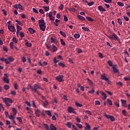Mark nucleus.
Segmentation results:
<instances>
[{
	"label": "nucleus",
	"instance_id": "f257e3e1",
	"mask_svg": "<svg viewBox=\"0 0 130 130\" xmlns=\"http://www.w3.org/2000/svg\"><path fill=\"white\" fill-rule=\"evenodd\" d=\"M3 101L5 103L7 107H10V106H11V104H10V103L12 104L14 102L12 99L8 98H3Z\"/></svg>",
	"mask_w": 130,
	"mask_h": 130
},
{
	"label": "nucleus",
	"instance_id": "f03ea898",
	"mask_svg": "<svg viewBox=\"0 0 130 130\" xmlns=\"http://www.w3.org/2000/svg\"><path fill=\"white\" fill-rule=\"evenodd\" d=\"M29 88L31 89V91L35 92V93H37L38 94V89L40 88V85L37 84H34L33 86L29 85Z\"/></svg>",
	"mask_w": 130,
	"mask_h": 130
},
{
	"label": "nucleus",
	"instance_id": "7ed1b4c3",
	"mask_svg": "<svg viewBox=\"0 0 130 130\" xmlns=\"http://www.w3.org/2000/svg\"><path fill=\"white\" fill-rule=\"evenodd\" d=\"M108 37L109 39H110V40H117L120 44H121V41H120V39H119V38H118L117 36L115 34L113 33L112 36H108Z\"/></svg>",
	"mask_w": 130,
	"mask_h": 130
},
{
	"label": "nucleus",
	"instance_id": "20e7f679",
	"mask_svg": "<svg viewBox=\"0 0 130 130\" xmlns=\"http://www.w3.org/2000/svg\"><path fill=\"white\" fill-rule=\"evenodd\" d=\"M0 60L2 61H5L7 64H9L10 62H12V61H14V59L12 57H8V58H1Z\"/></svg>",
	"mask_w": 130,
	"mask_h": 130
},
{
	"label": "nucleus",
	"instance_id": "39448f33",
	"mask_svg": "<svg viewBox=\"0 0 130 130\" xmlns=\"http://www.w3.org/2000/svg\"><path fill=\"white\" fill-rule=\"evenodd\" d=\"M64 76L63 75H59L55 77L56 81L61 83V82H63L64 80H63Z\"/></svg>",
	"mask_w": 130,
	"mask_h": 130
},
{
	"label": "nucleus",
	"instance_id": "423d86ee",
	"mask_svg": "<svg viewBox=\"0 0 130 130\" xmlns=\"http://www.w3.org/2000/svg\"><path fill=\"white\" fill-rule=\"evenodd\" d=\"M4 82L5 83H7V84H9L10 83V79H9V76H8V74L7 73L4 74V77L3 79Z\"/></svg>",
	"mask_w": 130,
	"mask_h": 130
},
{
	"label": "nucleus",
	"instance_id": "0eeeda50",
	"mask_svg": "<svg viewBox=\"0 0 130 130\" xmlns=\"http://www.w3.org/2000/svg\"><path fill=\"white\" fill-rule=\"evenodd\" d=\"M45 25H46V23L39 24L40 29L42 30V31H45V28H46V26Z\"/></svg>",
	"mask_w": 130,
	"mask_h": 130
},
{
	"label": "nucleus",
	"instance_id": "6e6552de",
	"mask_svg": "<svg viewBox=\"0 0 130 130\" xmlns=\"http://www.w3.org/2000/svg\"><path fill=\"white\" fill-rule=\"evenodd\" d=\"M68 111L69 113H74L76 114V111H75V109L72 107H68Z\"/></svg>",
	"mask_w": 130,
	"mask_h": 130
},
{
	"label": "nucleus",
	"instance_id": "1a4fd4ad",
	"mask_svg": "<svg viewBox=\"0 0 130 130\" xmlns=\"http://www.w3.org/2000/svg\"><path fill=\"white\" fill-rule=\"evenodd\" d=\"M8 29L10 31H11V32H16V28L14 26L9 25Z\"/></svg>",
	"mask_w": 130,
	"mask_h": 130
},
{
	"label": "nucleus",
	"instance_id": "9d476101",
	"mask_svg": "<svg viewBox=\"0 0 130 130\" xmlns=\"http://www.w3.org/2000/svg\"><path fill=\"white\" fill-rule=\"evenodd\" d=\"M101 94L102 96V99H103V100H106V98H107V95H106V94L103 91H101Z\"/></svg>",
	"mask_w": 130,
	"mask_h": 130
},
{
	"label": "nucleus",
	"instance_id": "9b49d317",
	"mask_svg": "<svg viewBox=\"0 0 130 130\" xmlns=\"http://www.w3.org/2000/svg\"><path fill=\"white\" fill-rule=\"evenodd\" d=\"M101 77L102 80H104L105 81H106V82H109V79L105 75H101Z\"/></svg>",
	"mask_w": 130,
	"mask_h": 130
},
{
	"label": "nucleus",
	"instance_id": "f8f14e48",
	"mask_svg": "<svg viewBox=\"0 0 130 130\" xmlns=\"http://www.w3.org/2000/svg\"><path fill=\"white\" fill-rule=\"evenodd\" d=\"M98 9L101 12H106V10L105 9V8H103V7L102 6H99L98 7Z\"/></svg>",
	"mask_w": 130,
	"mask_h": 130
},
{
	"label": "nucleus",
	"instance_id": "ddd939ff",
	"mask_svg": "<svg viewBox=\"0 0 130 130\" xmlns=\"http://www.w3.org/2000/svg\"><path fill=\"white\" fill-rule=\"evenodd\" d=\"M28 31L30 34H34V33H36V30L31 27L28 28Z\"/></svg>",
	"mask_w": 130,
	"mask_h": 130
},
{
	"label": "nucleus",
	"instance_id": "4468645a",
	"mask_svg": "<svg viewBox=\"0 0 130 130\" xmlns=\"http://www.w3.org/2000/svg\"><path fill=\"white\" fill-rule=\"evenodd\" d=\"M121 102L123 107H126V101L124 100H121Z\"/></svg>",
	"mask_w": 130,
	"mask_h": 130
},
{
	"label": "nucleus",
	"instance_id": "2eb2a0df",
	"mask_svg": "<svg viewBox=\"0 0 130 130\" xmlns=\"http://www.w3.org/2000/svg\"><path fill=\"white\" fill-rule=\"evenodd\" d=\"M50 130H57V129L56 128V127H55V126H54V125H53V124H51L50 125Z\"/></svg>",
	"mask_w": 130,
	"mask_h": 130
},
{
	"label": "nucleus",
	"instance_id": "dca6fc26",
	"mask_svg": "<svg viewBox=\"0 0 130 130\" xmlns=\"http://www.w3.org/2000/svg\"><path fill=\"white\" fill-rule=\"evenodd\" d=\"M40 110H39V109L35 110V114L38 117L40 116Z\"/></svg>",
	"mask_w": 130,
	"mask_h": 130
},
{
	"label": "nucleus",
	"instance_id": "f3484780",
	"mask_svg": "<svg viewBox=\"0 0 130 130\" xmlns=\"http://www.w3.org/2000/svg\"><path fill=\"white\" fill-rule=\"evenodd\" d=\"M77 17L78 18V19H79V20H81V21H86V18H85V17H84L83 16H82V15H78Z\"/></svg>",
	"mask_w": 130,
	"mask_h": 130
},
{
	"label": "nucleus",
	"instance_id": "a211bd4d",
	"mask_svg": "<svg viewBox=\"0 0 130 130\" xmlns=\"http://www.w3.org/2000/svg\"><path fill=\"white\" fill-rule=\"evenodd\" d=\"M86 126L85 127L84 129L85 130H90L91 129V126L88 124V123H86Z\"/></svg>",
	"mask_w": 130,
	"mask_h": 130
},
{
	"label": "nucleus",
	"instance_id": "6ab92c4d",
	"mask_svg": "<svg viewBox=\"0 0 130 130\" xmlns=\"http://www.w3.org/2000/svg\"><path fill=\"white\" fill-rule=\"evenodd\" d=\"M43 125L44 126V127L46 130H49L50 128V126H48V124H43Z\"/></svg>",
	"mask_w": 130,
	"mask_h": 130
},
{
	"label": "nucleus",
	"instance_id": "aec40b11",
	"mask_svg": "<svg viewBox=\"0 0 130 130\" xmlns=\"http://www.w3.org/2000/svg\"><path fill=\"white\" fill-rule=\"evenodd\" d=\"M112 69L113 70V72L116 74L117 73H118V72H119V71L118 70V69H117L116 68L114 67V66L112 67Z\"/></svg>",
	"mask_w": 130,
	"mask_h": 130
},
{
	"label": "nucleus",
	"instance_id": "412c9836",
	"mask_svg": "<svg viewBox=\"0 0 130 130\" xmlns=\"http://www.w3.org/2000/svg\"><path fill=\"white\" fill-rule=\"evenodd\" d=\"M43 8L44 9L45 12H48L49 11V7L43 6Z\"/></svg>",
	"mask_w": 130,
	"mask_h": 130
},
{
	"label": "nucleus",
	"instance_id": "4be33fe9",
	"mask_svg": "<svg viewBox=\"0 0 130 130\" xmlns=\"http://www.w3.org/2000/svg\"><path fill=\"white\" fill-rule=\"evenodd\" d=\"M17 28V32H19L20 31H21V30H22V27H20L19 25L17 24V26H16Z\"/></svg>",
	"mask_w": 130,
	"mask_h": 130
},
{
	"label": "nucleus",
	"instance_id": "5701e85b",
	"mask_svg": "<svg viewBox=\"0 0 130 130\" xmlns=\"http://www.w3.org/2000/svg\"><path fill=\"white\" fill-rule=\"evenodd\" d=\"M52 49L53 52L57 51V48H56V47L54 45H52Z\"/></svg>",
	"mask_w": 130,
	"mask_h": 130
},
{
	"label": "nucleus",
	"instance_id": "b1692460",
	"mask_svg": "<svg viewBox=\"0 0 130 130\" xmlns=\"http://www.w3.org/2000/svg\"><path fill=\"white\" fill-rule=\"evenodd\" d=\"M51 43H56V41L54 39V37H52L51 38Z\"/></svg>",
	"mask_w": 130,
	"mask_h": 130
},
{
	"label": "nucleus",
	"instance_id": "393cba45",
	"mask_svg": "<svg viewBox=\"0 0 130 130\" xmlns=\"http://www.w3.org/2000/svg\"><path fill=\"white\" fill-rule=\"evenodd\" d=\"M80 34H75L74 35V37H75V38H76V39H78V38H80Z\"/></svg>",
	"mask_w": 130,
	"mask_h": 130
},
{
	"label": "nucleus",
	"instance_id": "a878e982",
	"mask_svg": "<svg viewBox=\"0 0 130 130\" xmlns=\"http://www.w3.org/2000/svg\"><path fill=\"white\" fill-rule=\"evenodd\" d=\"M43 105L45 106V107H46V106H48V101L47 100H46L43 102Z\"/></svg>",
	"mask_w": 130,
	"mask_h": 130
},
{
	"label": "nucleus",
	"instance_id": "bb28decb",
	"mask_svg": "<svg viewBox=\"0 0 130 130\" xmlns=\"http://www.w3.org/2000/svg\"><path fill=\"white\" fill-rule=\"evenodd\" d=\"M86 19H87V20H88V21H89L90 22H93L94 21V19L88 16L86 17Z\"/></svg>",
	"mask_w": 130,
	"mask_h": 130
},
{
	"label": "nucleus",
	"instance_id": "cd10ccee",
	"mask_svg": "<svg viewBox=\"0 0 130 130\" xmlns=\"http://www.w3.org/2000/svg\"><path fill=\"white\" fill-rule=\"evenodd\" d=\"M4 88L5 90H9V89H10V86L8 84H5L4 86Z\"/></svg>",
	"mask_w": 130,
	"mask_h": 130
},
{
	"label": "nucleus",
	"instance_id": "c85d7f7f",
	"mask_svg": "<svg viewBox=\"0 0 130 130\" xmlns=\"http://www.w3.org/2000/svg\"><path fill=\"white\" fill-rule=\"evenodd\" d=\"M12 111L13 112L14 116L17 114V110L15 109V108H12Z\"/></svg>",
	"mask_w": 130,
	"mask_h": 130
},
{
	"label": "nucleus",
	"instance_id": "c756f323",
	"mask_svg": "<svg viewBox=\"0 0 130 130\" xmlns=\"http://www.w3.org/2000/svg\"><path fill=\"white\" fill-rule=\"evenodd\" d=\"M75 105L77 107H82V106H83L82 104H81L77 102H75Z\"/></svg>",
	"mask_w": 130,
	"mask_h": 130
},
{
	"label": "nucleus",
	"instance_id": "7c9ffc66",
	"mask_svg": "<svg viewBox=\"0 0 130 130\" xmlns=\"http://www.w3.org/2000/svg\"><path fill=\"white\" fill-rule=\"evenodd\" d=\"M82 30H84V31H90V29H89V28L85 27V26H83L82 27Z\"/></svg>",
	"mask_w": 130,
	"mask_h": 130
},
{
	"label": "nucleus",
	"instance_id": "2f4dec72",
	"mask_svg": "<svg viewBox=\"0 0 130 130\" xmlns=\"http://www.w3.org/2000/svg\"><path fill=\"white\" fill-rule=\"evenodd\" d=\"M45 112L47 115L49 116H52L51 112H50V111H45Z\"/></svg>",
	"mask_w": 130,
	"mask_h": 130
},
{
	"label": "nucleus",
	"instance_id": "473e14b6",
	"mask_svg": "<svg viewBox=\"0 0 130 130\" xmlns=\"http://www.w3.org/2000/svg\"><path fill=\"white\" fill-rule=\"evenodd\" d=\"M87 80L88 82L89 85H90V86H92V85H93V82H92L89 78H87Z\"/></svg>",
	"mask_w": 130,
	"mask_h": 130
},
{
	"label": "nucleus",
	"instance_id": "72a5a7b5",
	"mask_svg": "<svg viewBox=\"0 0 130 130\" xmlns=\"http://www.w3.org/2000/svg\"><path fill=\"white\" fill-rule=\"evenodd\" d=\"M60 42H61V44L63 46H66V42H64V41H63V39H60Z\"/></svg>",
	"mask_w": 130,
	"mask_h": 130
},
{
	"label": "nucleus",
	"instance_id": "f704fd0d",
	"mask_svg": "<svg viewBox=\"0 0 130 130\" xmlns=\"http://www.w3.org/2000/svg\"><path fill=\"white\" fill-rule=\"evenodd\" d=\"M25 45L26 46H27V47H31V46H32V44L27 42L25 43Z\"/></svg>",
	"mask_w": 130,
	"mask_h": 130
},
{
	"label": "nucleus",
	"instance_id": "c9c22d12",
	"mask_svg": "<svg viewBox=\"0 0 130 130\" xmlns=\"http://www.w3.org/2000/svg\"><path fill=\"white\" fill-rule=\"evenodd\" d=\"M63 20L65 22H68L69 21V19L68 18V17H67V16H66V15H63Z\"/></svg>",
	"mask_w": 130,
	"mask_h": 130
},
{
	"label": "nucleus",
	"instance_id": "e433bc0d",
	"mask_svg": "<svg viewBox=\"0 0 130 130\" xmlns=\"http://www.w3.org/2000/svg\"><path fill=\"white\" fill-rule=\"evenodd\" d=\"M59 34H60V35H62V36H63V37H66V33H64V32L62 31H60Z\"/></svg>",
	"mask_w": 130,
	"mask_h": 130
},
{
	"label": "nucleus",
	"instance_id": "4c0bfd02",
	"mask_svg": "<svg viewBox=\"0 0 130 130\" xmlns=\"http://www.w3.org/2000/svg\"><path fill=\"white\" fill-rule=\"evenodd\" d=\"M66 125L68 126V127H69V128H71V127H72V124L71 123V122H68L67 124Z\"/></svg>",
	"mask_w": 130,
	"mask_h": 130
},
{
	"label": "nucleus",
	"instance_id": "58836bf2",
	"mask_svg": "<svg viewBox=\"0 0 130 130\" xmlns=\"http://www.w3.org/2000/svg\"><path fill=\"white\" fill-rule=\"evenodd\" d=\"M117 4L119 7H123L124 6V4L121 2H117Z\"/></svg>",
	"mask_w": 130,
	"mask_h": 130
},
{
	"label": "nucleus",
	"instance_id": "ea45409f",
	"mask_svg": "<svg viewBox=\"0 0 130 130\" xmlns=\"http://www.w3.org/2000/svg\"><path fill=\"white\" fill-rule=\"evenodd\" d=\"M19 35H20V36L21 38H23L25 36V35L24 34V32H21V31H20L19 32Z\"/></svg>",
	"mask_w": 130,
	"mask_h": 130
},
{
	"label": "nucleus",
	"instance_id": "a19ab883",
	"mask_svg": "<svg viewBox=\"0 0 130 130\" xmlns=\"http://www.w3.org/2000/svg\"><path fill=\"white\" fill-rule=\"evenodd\" d=\"M44 23H45V22L44 21V20H43V19H40L39 20V24H44Z\"/></svg>",
	"mask_w": 130,
	"mask_h": 130
},
{
	"label": "nucleus",
	"instance_id": "79ce46f5",
	"mask_svg": "<svg viewBox=\"0 0 130 130\" xmlns=\"http://www.w3.org/2000/svg\"><path fill=\"white\" fill-rule=\"evenodd\" d=\"M107 101H108V103L109 105H110L111 106H112V101H110V100H109V99H107Z\"/></svg>",
	"mask_w": 130,
	"mask_h": 130
},
{
	"label": "nucleus",
	"instance_id": "37998d69",
	"mask_svg": "<svg viewBox=\"0 0 130 130\" xmlns=\"http://www.w3.org/2000/svg\"><path fill=\"white\" fill-rule=\"evenodd\" d=\"M58 65L60 66V67H62V68H64V67H66V65L63 64V63L60 62L58 63Z\"/></svg>",
	"mask_w": 130,
	"mask_h": 130
},
{
	"label": "nucleus",
	"instance_id": "c03bdc74",
	"mask_svg": "<svg viewBox=\"0 0 130 130\" xmlns=\"http://www.w3.org/2000/svg\"><path fill=\"white\" fill-rule=\"evenodd\" d=\"M108 63L109 66H110V67H112V66L113 65L112 61H111V60H108Z\"/></svg>",
	"mask_w": 130,
	"mask_h": 130
},
{
	"label": "nucleus",
	"instance_id": "a18cd8bd",
	"mask_svg": "<svg viewBox=\"0 0 130 130\" xmlns=\"http://www.w3.org/2000/svg\"><path fill=\"white\" fill-rule=\"evenodd\" d=\"M9 119H12V120H14L15 119V116L13 115H10L9 116Z\"/></svg>",
	"mask_w": 130,
	"mask_h": 130
},
{
	"label": "nucleus",
	"instance_id": "49530a36",
	"mask_svg": "<svg viewBox=\"0 0 130 130\" xmlns=\"http://www.w3.org/2000/svg\"><path fill=\"white\" fill-rule=\"evenodd\" d=\"M124 54H125L126 57H129V54H128V53L127 52V51H125L124 52Z\"/></svg>",
	"mask_w": 130,
	"mask_h": 130
},
{
	"label": "nucleus",
	"instance_id": "de8ad7c7",
	"mask_svg": "<svg viewBox=\"0 0 130 130\" xmlns=\"http://www.w3.org/2000/svg\"><path fill=\"white\" fill-rule=\"evenodd\" d=\"M14 46V43L13 42H11L10 43V48H11V49H13L14 48L13 47Z\"/></svg>",
	"mask_w": 130,
	"mask_h": 130
},
{
	"label": "nucleus",
	"instance_id": "09e8293b",
	"mask_svg": "<svg viewBox=\"0 0 130 130\" xmlns=\"http://www.w3.org/2000/svg\"><path fill=\"white\" fill-rule=\"evenodd\" d=\"M94 4V2H88L87 3V5L88 6H89V7H91V6H93V4Z\"/></svg>",
	"mask_w": 130,
	"mask_h": 130
},
{
	"label": "nucleus",
	"instance_id": "8fccbe9b",
	"mask_svg": "<svg viewBox=\"0 0 130 130\" xmlns=\"http://www.w3.org/2000/svg\"><path fill=\"white\" fill-rule=\"evenodd\" d=\"M12 41H13V42H14L15 43H18V42L17 41V38H16L15 37L13 38Z\"/></svg>",
	"mask_w": 130,
	"mask_h": 130
},
{
	"label": "nucleus",
	"instance_id": "3c124183",
	"mask_svg": "<svg viewBox=\"0 0 130 130\" xmlns=\"http://www.w3.org/2000/svg\"><path fill=\"white\" fill-rule=\"evenodd\" d=\"M118 22L120 25H122V21L121 20V19L118 18Z\"/></svg>",
	"mask_w": 130,
	"mask_h": 130
},
{
	"label": "nucleus",
	"instance_id": "603ef678",
	"mask_svg": "<svg viewBox=\"0 0 130 130\" xmlns=\"http://www.w3.org/2000/svg\"><path fill=\"white\" fill-rule=\"evenodd\" d=\"M95 105H101V103L99 101H95Z\"/></svg>",
	"mask_w": 130,
	"mask_h": 130
},
{
	"label": "nucleus",
	"instance_id": "864d4df0",
	"mask_svg": "<svg viewBox=\"0 0 130 130\" xmlns=\"http://www.w3.org/2000/svg\"><path fill=\"white\" fill-rule=\"evenodd\" d=\"M76 125L79 128H82L83 127V125L80 123H77Z\"/></svg>",
	"mask_w": 130,
	"mask_h": 130
},
{
	"label": "nucleus",
	"instance_id": "5fc2aeb1",
	"mask_svg": "<svg viewBox=\"0 0 130 130\" xmlns=\"http://www.w3.org/2000/svg\"><path fill=\"white\" fill-rule=\"evenodd\" d=\"M110 119L111 121H114V120H115V119L114 118V117L113 116H111Z\"/></svg>",
	"mask_w": 130,
	"mask_h": 130
},
{
	"label": "nucleus",
	"instance_id": "6e6d98bb",
	"mask_svg": "<svg viewBox=\"0 0 130 130\" xmlns=\"http://www.w3.org/2000/svg\"><path fill=\"white\" fill-rule=\"evenodd\" d=\"M63 8H64L63 5L60 4L59 9L61 10V11H62L63 10Z\"/></svg>",
	"mask_w": 130,
	"mask_h": 130
},
{
	"label": "nucleus",
	"instance_id": "4d7b16f0",
	"mask_svg": "<svg viewBox=\"0 0 130 130\" xmlns=\"http://www.w3.org/2000/svg\"><path fill=\"white\" fill-rule=\"evenodd\" d=\"M122 113L123 115H124V116H126V111H125V110H123L122 111Z\"/></svg>",
	"mask_w": 130,
	"mask_h": 130
},
{
	"label": "nucleus",
	"instance_id": "13d9d810",
	"mask_svg": "<svg viewBox=\"0 0 130 130\" xmlns=\"http://www.w3.org/2000/svg\"><path fill=\"white\" fill-rule=\"evenodd\" d=\"M18 7L19 10H23V6L21 4H18Z\"/></svg>",
	"mask_w": 130,
	"mask_h": 130
},
{
	"label": "nucleus",
	"instance_id": "bf43d9fd",
	"mask_svg": "<svg viewBox=\"0 0 130 130\" xmlns=\"http://www.w3.org/2000/svg\"><path fill=\"white\" fill-rule=\"evenodd\" d=\"M105 3H107V4H110V3H112V0H104Z\"/></svg>",
	"mask_w": 130,
	"mask_h": 130
},
{
	"label": "nucleus",
	"instance_id": "052dcab7",
	"mask_svg": "<svg viewBox=\"0 0 130 130\" xmlns=\"http://www.w3.org/2000/svg\"><path fill=\"white\" fill-rule=\"evenodd\" d=\"M105 117H106V118H107L108 119H110V117H111V115H107V114H105Z\"/></svg>",
	"mask_w": 130,
	"mask_h": 130
},
{
	"label": "nucleus",
	"instance_id": "680f3d73",
	"mask_svg": "<svg viewBox=\"0 0 130 130\" xmlns=\"http://www.w3.org/2000/svg\"><path fill=\"white\" fill-rule=\"evenodd\" d=\"M14 87L15 90H18V84L17 83H15L14 84Z\"/></svg>",
	"mask_w": 130,
	"mask_h": 130
},
{
	"label": "nucleus",
	"instance_id": "e2e57ef3",
	"mask_svg": "<svg viewBox=\"0 0 130 130\" xmlns=\"http://www.w3.org/2000/svg\"><path fill=\"white\" fill-rule=\"evenodd\" d=\"M123 18H124V20H125V21H128V20H129V18H128V17L125 16H124V15L123 16Z\"/></svg>",
	"mask_w": 130,
	"mask_h": 130
},
{
	"label": "nucleus",
	"instance_id": "0e129e2a",
	"mask_svg": "<svg viewBox=\"0 0 130 130\" xmlns=\"http://www.w3.org/2000/svg\"><path fill=\"white\" fill-rule=\"evenodd\" d=\"M32 11L34 13H36V14H38V10H36V9L32 8Z\"/></svg>",
	"mask_w": 130,
	"mask_h": 130
},
{
	"label": "nucleus",
	"instance_id": "69168bd1",
	"mask_svg": "<svg viewBox=\"0 0 130 130\" xmlns=\"http://www.w3.org/2000/svg\"><path fill=\"white\" fill-rule=\"evenodd\" d=\"M124 81H130V77H124Z\"/></svg>",
	"mask_w": 130,
	"mask_h": 130
},
{
	"label": "nucleus",
	"instance_id": "338daca9",
	"mask_svg": "<svg viewBox=\"0 0 130 130\" xmlns=\"http://www.w3.org/2000/svg\"><path fill=\"white\" fill-rule=\"evenodd\" d=\"M94 92L95 90L93 89H92L90 91H89L88 93H89L90 94H93V93H94Z\"/></svg>",
	"mask_w": 130,
	"mask_h": 130
},
{
	"label": "nucleus",
	"instance_id": "774afa93",
	"mask_svg": "<svg viewBox=\"0 0 130 130\" xmlns=\"http://www.w3.org/2000/svg\"><path fill=\"white\" fill-rule=\"evenodd\" d=\"M16 119H17L19 122H22V118H21V117H16Z\"/></svg>",
	"mask_w": 130,
	"mask_h": 130
}]
</instances>
